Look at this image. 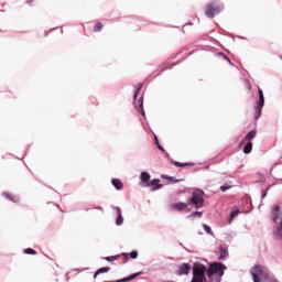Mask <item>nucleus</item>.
<instances>
[{"label":"nucleus","mask_w":282,"mask_h":282,"mask_svg":"<svg viewBox=\"0 0 282 282\" xmlns=\"http://www.w3.org/2000/svg\"><path fill=\"white\" fill-rule=\"evenodd\" d=\"M151 180V174L147 173V172H142L141 173V181L143 182L144 186H147V184H149Z\"/></svg>","instance_id":"12"},{"label":"nucleus","mask_w":282,"mask_h":282,"mask_svg":"<svg viewBox=\"0 0 282 282\" xmlns=\"http://www.w3.org/2000/svg\"><path fill=\"white\" fill-rule=\"evenodd\" d=\"M221 56H224L225 58H227L224 54H221Z\"/></svg>","instance_id":"34"},{"label":"nucleus","mask_w":282,"mask_h":282,"mask_svg":"<svg viewBox=\"0 0 282 282\" xmlns=\"http://www.w3.org/2000/svg\"><path fill=\"white\" fill-rule=\"evenodd\" d=\"M172 210H186V208H188V203H175L173 205H171Z\"/></svg>","instance_id":"7"},{"label":"nucleus","mask_w":282,"mask_h":282,"mask_svg":"<svg viewBox=\"0 0 282 282\" xmlns=\"http://www.w3.org/2000/svg\"><path fill=\"white\" fill-rule=\"evenodd\" d=\"M274 210V216H273V221H276L279 219V210H281V207H279L278 205H275L273 207Z\"/></svg>","instance_id":"18"},{"label":"nucleus","mask_w":282,"mask_h":282,"mask_svg":"<svg viewBox=\"0 0 282 282\" xmlns=\"http://www.w3.org/2000/svg\"><path fill=\"white\" fill-rule=\"evenodd\" d=\"M275 237H276V239H282V223L275 231Z\"/></svg>","instance_id":"19"},{"label":"nucleus","mask_w":282,"mask_h":282,"mask_svg":"<svg viewBox=\"0 0 282 282\" xmlns=\"http://www.w3.org/2000/svg\"><path fill=\"white\" fill-rule=\"evenodd\" d=\"M104 25L101 22H97L94 26V32H100L102 30Z\"/></svg>","instance_id":"20"},{"label":"nucleus","mask_w":282,"mask_h":282,"mask_svg":"<svg viewBox=\"0 0 282 282\" xmlns=\"http://www.w3.org/2000/svg\"><path fill=\"white\" fill-rule=\"evenodd\" d=\"M112 186H115V188H117V191H122L123 188V184L122 181H120L119 178H112L111 181Z\"/></svg>","instance_id":"10"},{"label":"nucleus","mask_w":282,"mask_h":282,"mask_svg":"<svg viewBox=\"0 0 282 282\" xmlns=\"http://www.w3.org/2000/svg\"><path fill=\"white\" fill-rule=\"evenodd\" d=\"M224 10V4L218 2H210L205 8V17L208 19H215L216 14H219Z\"/></svg>","instance_id":"3"},{"label":"nucleus","mask_w":282,"mask_h":282,"mask_svg":"<svg viewBox=\"0 0 282 282\" xmlns=\"http://www.w3.org/2000/svg\"><path fill=\"white\" fill-rule=\"evenodd\" d=\"M191 272V267L188 264H183L180 267V274H188Z\"/></svg>","instance_id":"14"},{"label":"nucleus","mask_w":282,"mask_h":282,"mask_svg":"<svg viewBox=\"0 0 282 282\" xmlns=\"http://www.w3.org/2000/svg\"><path fill=\"white\" fill-rule=\"evenodd\" d=\"M169 180H170L171 182H181V180H175V178H173V177H169Z\"/></svg>","instance_id":"31"},{"label":"nucleus","mask_w":282,"mask_h":282,"mask_svg":"<svg viewBox=\"0 0 282 282\" xmlns=\"http://www.w3.org/2000/svg\"><path fill=\"white\" fill-rule=\"evenodd\" d=\"M254 138H257V130H251L249 133L246 134L241 144H243V142H250V140H254Z\"/></svg>","instance_id":"9"},{"label":"nucleus","mask_w":282,"mask_h":282,"mask_svg":"<svg viewBox=\"0 0 282 282\" xmlns=\"http://www.w3.org/2000/svg\"><path fill=\"white\" fill-rule=\"evenodd\" d=\"M118 217L116 220L117 226H122L124 219L122 218V210H120V207H117Z\"/></svg>","instance_id":"13"},{"label":"nucleus","mask_w":282,"mask_h":282,"mask_svg":"<svg viewBox=\"0 0 282 282\" xmlns=\"http://www.w3.org/2000/svg\"><path fill=\"white\" fill-rule=\"evenodd\" d=\"M174 164H175V166H177L178 169H182V166H194L193 163H180V162H175Z\"/></svg>","instance_id":"21"},{"label":"nucleus","mask_w":282,"mask_h":282,"mask_svg":"<svg viewBox=\"0 0 282 282\" xmlns=\"http://www.w3.org/2000/svg\"><path fill=\"white\" fill-rule=\"evenodd\" d=\"M154 142L156 144V147H160V140H158V135L154 134Z\"/></svg>","instance_id":"29"},{"label":"nucleus","mask_w":282,"mask_h":282,"mask_svg":"<svg viewBox=\"0 0 282 282\" xmlns=\"http://www.w3.org/2000/svg\"><path fill=\"white\" fill-rule=\"evenodd\" d=\"M237 215H239V210L231 212L230 219H235V217H237Z\"/></svg>","instance_id":"27"},{"label":"nucleus","mask_w":282,"mask_h":282,"mask_svg":"<svg viewBox=\"0 0 282 282\" xmlns=\"http://www.w3.org/2000/svg\"><path fill=\"white\" fill-rule=\"evenodd\" d=\"M258 96H259V102L256 113V120H259L261 118V111L263 109V105H265V97L263 96V90L261 88L258 89Z\"/></svg>","instance_id":"5"},{"label":"nucleus","mask_w":282,"mask_h":282,"mask_svg":"<svg viewBox=\"0 0 282 282\" xmlns=\"http://www.w3.org/2000/svg\"><path fill=\"white\" fill-rule=\"evenodd\" d=\"M143 85L139 84L137 90L134 91V99L138 98V94L142 90Z\"/></svg>","instance_id":"25"},{"label":"nucleus","mask_w":282,"mask_h":282,"mask_svg":"<svg viewBox=\"0 0 282 282\" xmlns=\"http://www.w3.org/2000/svg\"><path fill=\"white\" fill-rule=\"evenodd\" d=\"M122 254H123V257H124V259L127 261V259H129V253H122Z\"/></svg>","instance_id":"33"},{"label":"nucleus","mask_w":282,"mask_h":282,"mask_svg":"<svg viewBox=\"0 0 282 282\" xmlns=\"http://www.w3.org/2000/svg\"><path fill=\"white\" fill-rule=\"evenodd\" d=\"M224 270L226 267L219 262H214L207 270V276L210 282H221V278L224 276Z\"/></svg>","instance_id":"1"},{"label":"nucleus","mask_w":282,"mask_h":282,"mask_svg":"<svg viewBox=\"0 0 282 282\" xmlns=\"http://www.w3.org/2000/svg\"><path fill=\"white\" fill-rule=\"evenodd\" d=\"M145 186H153L152 191H159V188H162V184H160L159 178L152 180L150 183L145 184Z\"/></svg>","instance_id":"8"},{"label":"nucleus","mask_w":282,"mask_h":282,"mask_svg":"<svg viewBox=\"0 0 282 282\" xmlns=\"http://www.w3.org/2000/svg\"><path fill=\"white\" fill-rule=\"evenodd\" d=\"M203 228H204L205 232H207V235H212L213 234L212 229H210V227L208 225H203Z\"/></svg>","instance_id":"26"},{"label":"nucleus","mask_w":282,"mask_h":282,"mask_svg":"<svg viewBox=\"0 0 282 282\" xmlns=\"http://www.w3.org/2000/svg\"><path fill=\"white\" fill-rule=\"evenodd\" d=\"M219 250H220V256H219V259H226L227 254H228V251L226 250V248L224 246H220L219 247Z\"/></svg>","instance_id":"16"},{"label":"nucleus","mask_w":282,"mask_h":282,"mask_svg":"<svg viewBox=\"0 0 282 282\" xmlns=\"http://www.w3.org/2000/svg\"><path fill=\"white\" fill-rule=\"evenodd\" d=\"M160 151H164V148L162 145H156Z\"/></svg>","instance_id":"32"},{"label":"nucleus","mask_w":282,"mask_h":282,"mask_svg":"<svg viewBox=\"0 0 282 282\" xmlns=\"http://www.w3.org/2000/svg\"><path fill=\"white\" fill-rule=\"evenodd\" d=\"M188 206L193 205L195 208L199 209L204 206V191H196L193 193V196L189 198L187 203Z\"/></svg>","instance_id":"4"},{"label":"nucleus","mask_w":282,"mask_h":282,"mask_svg":"<svg viewBox=\"0 0 282 282\" xmlns=\"http://www.w3.org/2000/svg\"><path fill=\"white\" fill-rule=\"evenodd\" d=\"M243 153H252V141H249L245 147H243Z\"/></svg>","instance_id":"15"},{"label":"nucleus","mask_w":282,"mask_h":282,"mask_svg":"<svg viewBox=\"0 0 282 282\" xmlns=\"http://www.w3.org/2000/svg\"><path fill=\"white\" fill-rule=\"evenodd\" d=\"M193 217H202V213H200V212H195V213L193 214Z\"/></svg>","instance_id":"30"},{"label":"nucleus","mask_w":282,"mask_h":282,"mask_svg":"<svg viewBox=\"0 0 282 282\" xmlns=\"http://www.w3.org/2000/svg\"><path fill=\"white\" fill-rule=\"evenodd\" d=\"M130 259H138V251H132L130 253Z\"/></svg>","instance_id":"28"},{"label":"nucleus","mask_w":282,"mask_h":282,"mask_svg":"<svg viewBox=\"0 0 282 282\" xmlns=\"http://www.w3.org/2000/svg\"><path fill=\"white\" fill-rule=\"evenodd\" d=\"M138 111L144 116V97H140L138 100Z\"/></svg>","instance_id":"11"},{"label":"nucleus","mask_w":282,"mask_h":282,"mask_svg":"<svg viewBox=\"0 0 282 282\" xmlns=\"http://www.w3.org/2000/svg\"><path fill=\"white\" fill-rule=\"evenodd\" d=\"M230 188H232V186L229 185L228 183H226L225 185H221V186H220V191H221L223 193H226V191H230Z\"/></svg>","instance_id":"22"},{"label":"nucleus","mask_w":282,"mask_h":282,"mask_svg":"<svg viewBox=\"0 0 282 282\" xmlns=\"http://www.w3.org/2000/svg\"><path fill=\"white\" fill-rule=\"evenodd\" d=\"M109 270H111L109 267H104L97 270V272L95 273V279L98 276V274H105L106 272H109Z\"/></svg>","instance_id":"17"},{"label":"nucleus","mask_w":282,"mask_h":282,"mask_svg":"<svg viewBox=\"0 0 282 282\" xmlns=\"http://www.w3.org/2000/svg\"><path fill=\"white\" fill-rule=\"evenodd\" d=\"M24 254H36V250L32 249V248H26L24 250Z\"/></svg>","instance_id":"23"},{"label":"nucleus","mask_w":282,"mask_h":282,"mask_svg":"<svg viewBox=\"0 0 282 282\" xmlns=\"http://www.w3.org/2000/svg\"><path fill=\"white\" fill-rule=\"evenodd\" d=\"M250 273L252 275L253 282H261V279H264L265 281H269V282H279L276 281V279L270 278V273L263 265H259V264L254 265L251 269Z\"/></svg>","instance_id":"2"},{"label":"nucleus","mask_w":282,"mask_h":282,"mask_svg":"<svg viewBox=\"0 0 282 282\" xmlns=\"http://www.w3.org/2000/svg\"><path fill=\"white\" fill-rule=\"evenodd\" d=\"M194 278L192 282H206V276H204V269L202 267H195L193 270Z\"/></svg>","instance_id":"6"},{"label":"nucleus","mask_w":282,"mask_h":282,"mask_svg":"<svg viewBox=\"0 0 282 282\" xmlns=\"http://www.w3.org/2000/svg\"><path fill=\"white\" fill-rule=\"evenodd\" d=\"M118 257H120V256H110V257H106L105 260H106V261H109V262H111V261H118Z\"/></svg>","instance_id":"24"}]
</instances>
